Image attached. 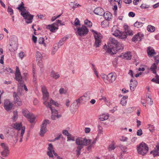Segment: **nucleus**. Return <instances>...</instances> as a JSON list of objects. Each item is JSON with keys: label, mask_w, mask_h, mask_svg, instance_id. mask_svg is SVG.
Segmentation results:
<instances>
[{"label": "nucleus", "mask_w": 159, "mask_h": 159, "mask_svg": "<svg viewBox=\"0 0 159 159\" xmlns=\"http://www.w3.org/2000/svg\"><path fill=\"white\" fill-rule=\"evenodd\" d=\"M44 105H46L47 107L50 108L52 113L51 118L52 120H55L56 118L58 119L61 117V115L58 114V111L55 109H53L51 107L52 105H53L56 106L58 107L59 104L57 102H54L53 100L51 99L49 102H47L46 101H44L43 102Z\"/></svg>", "instance_id": "f257e3e1"}, {"label": "nucleus", "mask_w": 159, "mask_h": 159, "mask_svg": "<svg viewBox=\"0 0 159 159\" xmlns=\"http://www.w3.org/2000/svg\"><path fill=\"white\" fill-rule=\"evenodd\" d=\"M137 150L139 154L144 156L147 153L148 148L146 144L142 142L137 146Z\"/></svg>", "instance_id": "f03ea898"}, {"label": "nucleus", "mask_w": 159, "mask_h": 159, "mask_svg": "<svg viewBox=\"0 0 159 159\" xmlns=\"http://www.w3.org/2000/svg\"><path fill=\"white\" fill-rule=\"evenodd\" d=\"M86 97L85 95H84L80 97L79 99L76 100L71 105L70 107V110L72 111L73 110V112L74 113L80 104V101L85 99Z\"/></svg>", "instance_id": "7ed1b4c3"}, {"label": "nucleus", "mask_w": 159, "mask_h": 159, "mask_svg": "<svg viewBox=\"0 0 159 159\" xmlns=\"http://www.w3.org/2000/svg\"><path fill=\"white\" fill-rule=\"evenodd\" d=\"M91 31L93 33V35L95 38V42L94 46L97 48L99 46L101 42V39L102 38V35L100 33H98L93 30Z\"/></svg>", "instance_id": "20e7f679"}, {"label": "nucleus", "mask_w": 159, "mask_h": 159, "mask_svg": "<svg viewBox=\"0 0 159 159\" xmlns=\"http://www.w3.org/2000/svg\"><path fill=\"white\" fill-rule=\"evenodd\" d=\"M109 40L110 43L108 44V48L107 50V52L108 53L111 54V52H112V49L113 48H114L119 43L115 39L112 37H110Z\"/></svg>", "instance_id": "39448f33"}, {"label": "nucleus", "mask_w": 159, "mask_h": 159, "mask_svg": "<svg viewBox=\"0 0 159 159\" xmlns=\"http://www.w3.org/2000/svg\"><path fill=\"white\" fill-rule=\"evenodd\" d=\"M91 140L90 139H87L85 138H78L76 140V144L78 145L87 146L88 144L90 143Z\"/></svg>", "instance_id": "423d86ee"}, {"label": "nucleus", "mask_w": 159, "mask_h": 159, "mask_svg": "<svg viewBox=\"0 0 159 159\" xmlns=\"http://www.w3.org/2000/svg\"><path fill=\"white\" fill-rule=\"evenodd\" d=\"M50 123V121L48 120H44L41 125L40 130L39 132V135L41 136H43L44 134L47 132V124Z\"/></svg>", "instance_id": "0eeeda50"}, {"label": "nucleus", "mask_w": 159, "mask_h": 159, "mask_svg": "<svg viewBox=\"0 0 159 159\" xmlns=\"http://www.w3.org/2000/svg\"><path fill=\"white\" fill-rule=\"evenodd\" d=\"M21 15L26 20V23L27 24L31 23L32 22V20L33 19L34 16L30 14L27 11L25 12H22L21 13Z\"/></svg>", "instance_id": "6e6552de"}, {"label": "nucleus", "mask_w": 159, "mask_h": 159, "mask_svg": "<svg viewBox=\"0 0 159 159\" xmlns=\"http://www.w3.org/2000/svg\"><path fill=\"white\" fill-rule=\"evenodd\" d=\"M77 31L78 35L80 37H82L87 34L89 30L85 26L82 25V27L77 28Z\"/></svg>", "instance_id": "1a4fd4ad"}, {"label": "nucleus", "mask_w": 159, "mask_h": 159, "mask_svg": "<svg viewBox=\"0 0 159 159\" xmlns=\"http://www.w3.org/2000/svg\"><path fill=\"white\" fill-rule=\"evenodd\" d=\"M10 46L14 50L17 49L18 47V40L16 37L11 38L9 42Z\"/></svg>", "instance_id": "9d476101"}, {"label": "nucleus", "mask_w": 159, "mask_h": 159, "mask_svg": "<svg viewBox=\"0 0 159 159\" xmlns=\"http://www.w3.org/2000/svg\"><path fill=\"white\" fill-rule=\"evenodd\" d=\"M13 104L9 99L4 100V107L7 111L10 110L12 108Z\"/></svg>", "instance_id": "9b49d317"}, {"label": "nucleus", "mask_w": 159, "mask_h": 159, "mask_svg": "<svg viewBox=\"0 0 159 159\" xmlns=\"http://www.w3.org/2000/svg\"><path fill=\"white\" fill-rule=\"evenodd\" d=\"M116 78V75L115 73H111L107 75V84L112 83Z\"/></svg>", "instance_id": "f8f14e48"}, {"label": "nucleus", "mask_w": 159, "mask_h": 159, "mask_svg": "<svg viewBox=\"0 0 159 159\" xmlns=\"http://www.w3.org/2000/svg\"><path fill=\"white\" fill-rule=\"evenodd\" d=\"M124 48L123 45L120 43H118L115 47L113 48L112 52L111 54H114L116 53V52L120 50H122Z\"/></svg>", "instance_id": "ddd939ff"}, {"label": "nucleus", "mask_w": 159, "mask_h": 159, "mask_svg": "<svg viewBox=\"0 0 159 159\" xmlns=\"http://www.w3.org/2000/svg\"><path fill=\"white\" fill-rule=\"evenodd\" d=\"M143 34L138 33L133 37L132 40L133 42L140 41L143 39Z\"/></svg>", "instance_id": "4468645a"}, {"label": "nucleus", "mask_w": 159, "mask_h": 159, "mask_svg": "<svg viewBox=\"0 0 159 159\" xmlns=\"http://www.w3.org/2000/svg\"><path fill=\"white\" fill-rule=\"evenodd\" d=\"M130 84L129 85L130 89L132 91H133L135 90L137 84H138L137 81L136 80H133L132 79H131L130 80Z\"/></svg>", "instance_id": "2eb2a0df"}, {"label": "nucleus", "mask_w": 159, "mask_h": 159, "mask_svg": "<svg viewBox=\"0 0 159 159\" xmlns=\"http://www.w3.org/2000/svg\"><path fill=\"white\" fill-rule=\"evenodd\" d=\"M94 13L97 15L102 16L104 12V10L102 8L98 7L96 8L93 11Z\"/></svg>", "instance_id": "dca6fc26"}, {"label": "nucleus", "mask_w": 159, "mask_h": 159, "mask_svg": "<svg viewBox=\"0 0 159 159\" xmlns=\"http://www.w3.org/2000/svg\"><path fill=\"white\" fill-rule=\"evenodd\" d=\"M11 126L18 131L20 130H21L22 128L25 127V126H22V124L21 122L20 123L12 124L11 125Z\"/></svg>", "instance_id": "f3484780"}, {"label": "nucleus", "mask_w": 159, "mask_h": 159, "mask_svg": "<svg viewBox=\"0 0 159 159\" xmlns=\"http://www.w3.org/2000/svg\"><path fill=\"white\" fill-rule=\"evenodd\" d=\"M116 26H114L111 30V31L112 32V34L116 37H118L119 38V36L120 34V30L116 29Z\"/></svg>", "instance_id": "a211bd4d"}, {"label": "nucleus", "mask_w": 159, "mask_h": 159, "mask_svg": "<svg viewBox=\"0 0 159 159\" xmlns=\"http://www.w3.org/2000/svg\"><path fill=\"white\" fill-rule=\"evenodd\" d=\"M49 147L48 148V151L47 152V154L49 156V157H53V156L52 152L53 149V147L52 144L51 143H49L48 144Z\"/></svg>", "instance_id": "6ab92c4d"}, {"label": "nucleus", "mask_w": 159, "mask_h": 159, "mask_svg": "<svg viewBox=\"0 0 159 159\" xmlns=\"http://www.w3.org/2000/svg\"><path fill=\"white\" fill-rule=\"evenodd\" d=\"M103 15L105 19L108 21L110 20L112 18V14L109 11H107L104 12Z\"/></svg>", "instance_id": "aec40b11"}, {"label": "nucleus", "mask_w": 159, "mask_h": 159, "mask_svg": "<svg viewBox=\"0 0 159 159\" xmlns=\"http://www.w3.org/2000/svg\"><path fill=\"white\" fill-rule=\"evenodd\" d=\"M159 148H158L157 145L156 146V147L155 148L153 151H152L150 152V154H152L154 157H155L159 156Z\"/></svg>", "instance_id": "412c9836"}, {"label": "nucleus", "mask_w": 159, "mask_h": 159, "mask_svg": "<svg viewBox=\"0 0 159 159\" xmlns=\"http://www.w3.org/2000/svg\"><path fill=\"white\" fill-rule=\"evenodd\" d=\"M26 118L28 119V120L30 123H35V117L33 113H30Z\"/></svg>", "instance_id": "4be33fe9"}, {"label": "nucleus", "mask_w": 159, "mask_h": 159, "mask_svg": "<svg viewBox=\"0 0 159 159\" xmlns=\"http://www.w3.org/2000/svg\"><path fill=\"white\" fill-rule=\"evenodd\" d=\"M51 77L55 80H56L60 77V75L57 72H55L54 70H52L50 74Z\"/></svg>", "instance_id": "5701e85b"}, {"label": "nucleus", "mask_w": 159, "mask_h": 159, "mask_svg": "<svg viewBox=\"0 0 159 159\" xmlns=\"http://www.w3.org/2000/svg\"><path fill=\"white\" fill-rule=\"evenodd\" d=\"M18 9L21 12H25L26 11L23 2H21L20 4L16 8Z\"/></svg>", "instance_id": "b1692460"}, {"label": "nucleus", "mask_w": 159, "mask_h": 159, "mask_svg": "<svg viewBox=\"0 0 159 159\" xmlns=\"http://www.w3.org/2000/svg\"><path fill=\"white\" fill-rule=\"evenodd\" d=\"M68 39V37H65L61 39L57 44V46L60 48L64 43V42Z\"/></svg>", "instance_id": "393cba45"}, {"label": "nucleus", "mask_w": 159, "mask_h": 159, "mask_svg": "<svg viewBox=\"0 0 159 159\" xmlns=\"http://www.w3.org/2000/svg\"><path fill=\"white\" fill-rule=\"evenodd\" d=\"M147 52L148 55H155L156 54L153 49L150 47H148L147 48Z\"/></svg>", "instance_id": "a878e982"}, {"label": "nucleus", "mask_w": 159, "mask_h": 159, "mask_svg": "<svg viewBox=\"0 0 159 159\" xmlns=\"http://www.w3.org/2000/svg\"><path fill=\"white\" fill-rule=\"evenodd\" d=\"M125 32L127 34V35H133V32L130 30L127 25L125 26Z\"/></svg>", "instance_id": "bb28decb"}, {"label": "nucleus", "mask_w": 159, "mask_h": 159, "mask_svg": "<svg viewBox=\"0 0 159 159\" xmlns=\"http://www.w3.org/2000/svg\"><path fill=\"white\" fill-rule=\"evenodd\" d=\"M9 154V150L8 148H6L5 149H4L3 151L1 152V155L3 157H7Z\"/></svg>", "instance_id": "cd10ccee"}, {"label": "nucleus", "mask_w": 159, "mask_h": 159, "mask_svg": "<svg viewBox=\"0 0 159 159\" xmlns=\"http://www.w3.org/2000/svg\"><path fill=\"white\" fill-rule=\"evenodd\" d=\"M46 28L49 29L52 32H53L55 30L58 29V28L55 26L53 25H48L46 27Z\"/></svg>", "instance_id": "c85d7f7f"}, {"label": "nucleus", "mask_w": 159, "mask_h": 159, "mask_svg": "<svg viewBox=\"0 0 159 159\" xmlns=\"http://www.w3.org/2000/svg\"><path fill=\"white\" fill-rule=\"evenodd\" d=\"M109 118V116L108 114H103L100 116L99 118L101 121H104L107 119Z\"/></svg>", "instance_id": "c756f323"}, {"label": "nucleus", "mask_w": 159, "mask_h": 159, "mask_svg": "<svg viewBox=\"0 0 159 159\" xmlns=\"http://www.w3.org/2000/svg\"><path fill=\"white\" fill-rule=\"evenodd\" d=\"M13 97H14V102L15 104H16L17 101L20 99L19 98L17 95V93L16 92H14L13 93Z\"/></svg>", "instance_id": "7c9ffc66"}, {"label": "nucleus", "mask_w": 159, "mask_h": 159, "mask_svg": "<svg viewBox=\"0 0 159 159\" xmlns=\"http://www.w3.org/2000/svg\"><path fill=\"white\" fill-rule=\"evenodd\" d=\"M59 47L57 46V43L53 45L52 49V54L54 55L56 52L57 51Z\"/></svg>", "instance_id": "2f4dec72"}, {"label": "nucleus", "mask_w": 159, "mask_h": 159, "mask_svg": "<svg viewBox=\"0 0 159 159\" xmlns=\"http://www.w3.org/2000/svg\"><path fill=\"white\" fill-rule=\"evenodd\" d=\"M83 148V146L80 145H78V146L77 147L76 152V155L78 157H79L80 154V151Z\"/></svg>", "instance_id": "473e14b6"}, {"label": "nucleus", "mask_w": 159, "mask_h": 159, "mask_svg": "<svg viewBox=\"0 0 159 159\" xmlns=\"http://www.w3.org/2000/svg\"><path fill=\"white\" fill-rule=\"evenodd\" d=\"M131 55L130 52H127L125 53L123 57L128 60H129L131 59Z\"/></svg>", "instance_id": "72a5a7b5"}, {"label": "nucleus", "mask_w": 159, "mask_h": 159, "mask_svg": "<svg viewBox=\"0 0 159 159\" xmlns=\"http://www.w3.org/2000/svg\"><path fill=\"white\" fill-rule=\"evenodd\" d=\"M157 68V66L155 63H154L150 67V70L152 72L153 74L156 73V69Z\"/></svg>", "instance_id": "f704fd0d"}, {"label": "nucleus", "mask_w": 159, "mask_h": 159, "mask_svg": "<svg viewBox=\"0 0 159 159\" xmlns=\"http://www.w3.org/2000/svg\"><path fill=\"white\" fill-rule=\"evenodd\" d=\"M127 37V34L125 31L120 32V34L119 36V38L120 39H125Z\"/></svg>", "instance_id": "c9c22d12"}, {"label": "nucleus", "mask_w": 159, "mask_h": 159, "mask_svg": "<svg viewBox=\"0 0 159 159\" xmlns=\"http://www.w3.org/2000/svg\"><path fill=\"white\" fill-rule=\"evenodd\" d=\"M143 23L137 21L134 24V26L137 28H139L141 27L143 24Z\"/></svg>", "instance_id": "e433bc0d"}, {"label": "nucleus", "mask_w": 159, "mask_h": 159, "mask_svg": "<svg viewBox=\"0 0 159 159\" xmlns=\"http://www.w3.org/2000/svg\"><path fill=\"white\" fill-rule=\"evenodd\" d=\"M25 127H23L21 131L20 135V142H21L22 140V138H23V134L25 133Z\"/></svg>", "instance_id": "4c0bfd02"}, {"label": "nucleus", "mask_w": 159, "mask_h": 159, "mask_svg": "<svg viewBox=\"0 0 159 159\" xmlns=\"http://www.w3.org/2000/svg\"><path fill=\"white\" fill-rule=\"evenodd\" d=\"M44 39L43 37H40L39 39L38 42L39 44H43L44 47H46V44L44 42Z\"/></svg>", "instance_id": "58836bf2"}, {"label": "nucleus", "mask_w": 159, "mask_h": 159, "mask_svg": "<svg viewBox=\"0 0 159 159\" xmlns=\"http://www.w3.org/2000/svg\"><path fill=\"white\" fill-rule=\"evenodd\" d=\"M13 116L12 117V119L14 121H15L18 118V115L17 111H14L13 112Z\"/></svg>", "instance_id": "ea45409f"}, {"label": "nucleus", "mask_w": 159, "mask_h": 159, "mask_svg": "<svg viewBox=\"0 0 159 159\" xmlns=\"http://www.w3.org/2000/svg\"><path fill=\"white\" fill-rule=\"evenodd\" d=\"M36 57L37 60L40 61L42 58V55L41 53L38 51H37L36 54Z\"/></svg>", "instance_id": "a19ab883"}, {"label": "nucleus", "mask_w": 159, "mask_h": 159, "mask_svg": "<svg viewBox=\"0 0 159 159\" xmlns=\"http://www.w3.org/2000/svg\"><path fill=\"white\" fill-rule=\"evenodd\" d=\"M146 101L148 104L151 105L153 104V101H152V98L149 96L146 97Z\"/></svg>", "instance_id": "79ce46f5"}, {"label": "nucleus", "mask_w": 159, "mask_h": 159, "mask_svg": "<svg viewBox=\"0 0 159 159\" xmlns=\"http://www.w3.org/2000/svg\"><path fill=\"white\" fill-rule=\"evenodd\" d=\"M147 30L149 32H153L154 31L155 29L154 26L151 25H149L147 26Z\"/></svg>", "instance_id": "37998d69"}, {"label": "nucleus", "mask_w": 159, "mask_h": 159, "mask_svg": "<svg viewBox=\"0 0 159 159\" xmlns=\"http://www.w3.org/2000/svg\"><path fill=\"white\" fill-rule=\"evenodd\" d=\"M109 25V22L107 21H103L101 23V25L103 28L107 27Z\"/></svg>", "instance_id": "c03bdc74"}, {"label": "nucleus", "mask_w": 159, "mask_h": 159, "mask_svg": "<svg viewBox=\"0 0 159 159\" xmlns=\"http://www.w3.org/2000/svg\"><path fill=\"white\" fill-rule=\"evenodd\" d=\"M84 24L87 25L88 27H90L92 26V23L88 19H86L84 20Z\"/></svg>", "instance_id": "a18cd8bd"}, {"label": "nucleus", "mask_w": 159, "mask_h": 159, "mask_svg": "<svg viewBox=\"0 0 159 159\" xmlns=\"http://www.w3.org/2000/svg\"><path fill=\"white\" fill-rule=\"evenodd\" d=\"M116 148L114 145L113 143H111L108 146V149L109 151L114 150Z\"/></svg>", "instance_id": "49530a36"}, {"label": "nucleus", "mask_w": 159, "mask_h": 159, "mask_svg": "<svg viewBox=\"0 0 159 159\" xmlns=\"http://www.w3.org/2000/svg\"><path fill=\"white\" fill-rule=\"evenodd\" d=\"M15 79L16 80H18V81H21V80L22 79V77L21 75V74H16Z\"/></svg>", "instance_id": "de8ad7c7"}, {"label": "nucleus", "mask_w": 159, "mask_h": 159, "mask_svg": "<svg viewBox=\"0 0 159 159\" xmlns=\"http://www.w3.org/2000/svg\"><path fill=\"white\" fill-rule=\"evenodd\" d=\"M22 112L24 116L26 117L27 116H28L30 113L27 110H23Z\"/></svg>", "instance_id": "09e8293b"}, {"label": "nucleus", "mask_w": 159, "mask_h": 159, "mask_svg": "<svg viewBox=\"0 0 159 159\" xmlns=\"http://www.w3.org/2000/svg\"><path fill=\"white\" fill-rule=\"evenodd\" d=\"M67 141H74L75 139H74V137L72 136L71 134H69L67 136Z\"/></svg>", "instance_id": "8fccbe9b"}, {"label": "nucleus", "mask_w": 159, "mask_h": 159, "mask_svg": "<svg viewBox=\"0 0 159 159\" xmlns=\"http://www.w3.org/2000/svg\"><path fill=\"white\" fill-rule=\"evenodd\" d=\"M43 98L44 101H46L48 98V93H43Z\"/></svg>", "instance_id": "3c124183"}, {"label": "nucleus", "mask_w": 159, "mask_h": 159, "mask_svg": "<svg viewBox=\"0 0 159 159\" xmlns=\"http://www.w3.org/2000/svg\"><path fill=\"white\" fill-rule=\"evenodd\" d=\"M102 78L104 81L106 83H107V75H106L105 74H102L101 75Z\"/></svg>", "instance_id": "603ef678"}, {"label": "nucleus", "mask_w": 159, "mask_h": 159, "mask_svg": "<svg viewBox=\"0 0 159 159\" xmlns=\"http://www.w3.org/2000/svg\"><path fill=\"white\" fill-rule=\"evenodd\" d=\"M97 127L98 129V134H102L103 129L102 127L100 125H98Z\"/></svg>", "instance_id": "864d4df0"}, {"label": "nucleus", "mask_w": 159, "mask_h": 159, "mask_svg": "<svg viewBox=\"0 0 159 159\" xmlns=\"http://www.w3.org/2000/svg\"><path fill=\"white\" fill-rule=\"evenodd\" d=\"M120 104L123 106H125L127 103L126 100H125L123 99H121L120 102Z\"/></svg>", "instance_id": "5fc2aeb1"}, {"label": "nucleus", "mask_w": 159, "mask_h": 159, "mask_svg": "<svg viewBox=\"0 0 159 159\" xmlns=\"http://www.w3.org/2000/svg\"><path fill=\"white\" fill-rule=\"evenodd\" d=\"M41 89L43 93H48L47 89L45 86H43L41 87Z\"/></svg>", "instance_id": "6e6d98bb"}, {"label": "nucleus", "mask_w": 159, "mask_h": 159, "mask_svg": "<svg viewBox=\"0 0 159 159\" xmlns=\"http://www.w3.org/2000/svg\"><path fill=\"white\" fill-rule=\"evenodd\" d=\"M148 125L149 126L148 129L151 132H153L154 129V127L153 125L149 124Z\"/></svg>", "instance_id": "4d7b16f0"}, {"label": "nucleus", "mask_w": 159, "mask_h": 159, "mask_svg": "<svg viewBox=\"0 0 159 159\" xmlns=\"http://www.w3.org/2000/svg\"><path fill=\"white\" fill-rule=\"evenodd\" d=\"M59 93L60 94H66V91L64 90L63 88H61L59 90Z\"/></svg>", "instance_id": "13d9d810"}, {"label": "nucleus", "mask_w": 159, "mask_h": 159, "mask_svg": "<svg viewBox=\"0 0 159 159\" xmlns=\"http://www.w3.org/2000/svg\"><path fill=\"white\" fill-rule=\"evenodd\" d=\"M70 5L74 9L80 6L79 4H78L77 5H76V4H75V3L74 2H71L70 3Z\"/></svg>", "instance_id": "bf43d9fd"}, {"label": "nucleus", "mask_w": 159, "mask_h": 159, "mask_svg": "<svg viewBox=\"0 0 159 159\" xmlns=\"http://www.w3.org/2000/svg\"><path fill=\"white\" fill-rule=\"evenodd\" d=\"M75 25L76 26L78 25H80V21L79 19L77 18H76L75 21Z\"/></svg>", "instance_id": "052dcab7"}, {"label": "nucleus", "mask_w": 159, "mask_h": 159, "mask_svg": "<svg viewBox=\"0 0 159 159\" xmlns=\"http://www.w3.org/2000/svg\"><path fill=\"white\" fill-rule=\"evenodd\" d=\"M140 7L142 9H146L149 7V6L145 4H143L140 6Z\"/></svg>", "instance_id": "680f3d73"}, {"label": "nucleus", "mask_w": 159, "mask_h": 159, "mask_svg": "<svg viewBox=\"0 0 159 159\" xmlns=\"http://www.w3.org/2000/svg\"><path fill=\"white\" fill-rule=\"evenodd\" d=\"M143 134L142 130L141 129L138 130L137 131V134L138 136H139Z\"/></svg>", "instance_id": "e2e57ef3"}, {"label": "nucleus", "mask_w": 159, "mask_h": 159, "mask_svg": "<svg viewBox=\"0 0 159 159\" xmlns=\"http://www.w3.org/2000/svg\"><path fill=\"white\" fill-rule=\"evenodd\" d=\"M62 133L64 135H66L67 136L70 133L68 132V131L66 130H64L62 131Z\"/></svg>", "instance_id": "0e129e2a"}, {"label": "nucleus", "mask_w": 159, "mask_h": 159, "mask_svg": "<svg viewBox=\"0 0 159 159\" xmlns=\"http://www.w3.org/2000/svg\"><path fill=\"white\" fill-rule=\"evenodd\" d=\"M7 11L8 12L10 13V15H11L13 13V10H12V9L11 8L9 7H8V8L7 9Z\"/></svg>", "instance_id": "69168bd1"}, {"label": "nucleus", "mask_w": 159, "mask_h": 159, "mask_svg": "<svg viewBox=\"0 0 159 159\" xmlns=\"http://www.w3.org/2000/svg\"><path fill=\"white\" fill-rule=\"evenodd\" d=\"M119 147L122 150H125L127 148L126 146H124L121 144L119 145Z\"/></svg>", "instance_id": "338daca9"}, {"label": "nucleus", "mask_w": 159, "mask_h": 159, "mask_svg": "<svg viewBox=\"0 0 159 159\" xmlns=\"http://www.w3.org/2000/svg\"><path fill=\"white\" fill-rule=\"evenodd\" d=\"M152 81L153 82L155 83L156 84H159V79H155L154 78H153L152 79Z\"/></svg>", "instance_id": "774afa93"}]
</instances>
